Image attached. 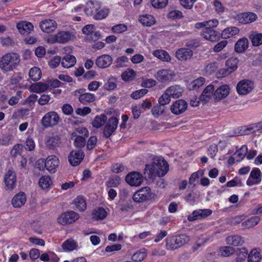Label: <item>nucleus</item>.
I'll use <instances>...</instances> for the list:
<instances>
[{"instance_id":"1","label":"nucleus","mask_w":262,"mask_h":262,"mask_svg":"<svg viewBox=\"0 0 262 262\" xmlns=\"http://www.w3.org/2000/svg\"><path fill=\"white\" fill-rule=\"evenodd\" d=\"M169 169L167 161L163 158H154L150 164L146 165L143 177L146 180H154L156 177L164 176Z\"/></svg>"},{"instance_id":"2","label":"nucleus","mask_w":262,"mask_h":262,"mask_svg":"<svg viewBox=\"0 0 262 262\" xmlns=\"http://www.w3.org/2000/svg\"><path fill=\"white\" fill-rule=\"evenodd\" d=\"M19 55L16 53H8L0 59V69L3 73L12 71L20 62Z\"/></svg>"},{"instance_id":"3","label":"nucleus","mask_w":262,"mask_h":262,"mask_svg":"<svg viewBox=\"0 0 262 262\" xmlns=\"http://www.w3.org/2000/svg\"><path fill=\"white\" fill-rule=\"evenodd\" d=\"M189 240V236L185 234L168 237L166 239V248L169 250H174L188 243Z\"/></svg>"},{"instance_id":"4","label":"nucleus","mask_w":262,"mask_h":262,"mask_svg":"<svg viewBox=\"0 0 262 262\" xmlns=\"http://www.w3.org/2000/svg\"><path fill=\"white\" fill-rule=\"evenodd\" d=\"M156 194L151 191L148 186L144 187L134 194L133 199L136 203H142L146 201L154 200Z\"/></svg>"},{"instance_id":"5","label":"nucleus","mask_w":262,"mask_h":262,"mask_svg":"<svg viewBox=\"0 0 262 262\" xmlns=\"http://www.w3.org/2000/svg\"><path fill=\"white\" fill-rule=\"evenodd\" d=\"M75 38V34L74 32L60 31L56 35L50 36L48 38L49 43H64Z\"/></svg>"},{"instance_id":"6","label":"nucleus","mask_w":262,"mask_h":262,"mask_svg":"<svg viewBox=\"0 0 262 262\" xmlns=\"http://www.w3.org/2000/svg\"><path fill=\"white\" fill-rule=\"evenodd\" d=\"M82 32L85 35V40L89 42L98 40L101 36L99 31L96 30V27L93 24L85 26L82 28Z\"/></svg>"},{"instance_id":"7","label":"nucleus","mask_w":262,"mask_h":262,"mask_svg":"<svg viewBox=\"0 0 262 262\" xmlns=\"http://www.w3.org/2000/svg\"><path fill=\"white\" fill-rule=\"evenodd\" d=\"M59 120L57 113L54 111L46 113L42 117L41 123L44 128H48L57 125Z\"/></svg>"},{"instance_id":"8","label":"nucleus","mask_w":262,"mask_h":262,"mask_svg":"<svg viewBox=\"0 0 262 262\" xmlns=\"http://www.w3.org/2000/svg\"><path fill=\"white\" fill-rule=\"evenodd\" d=\"M79 218V214L74 211H67L62 213L57 219L59 224L62 225L72 224Z\"/></svg>"},{"instance_id":"9","label":"nucleus","mask_w":262,"mask_h":262,"mask_svg":"<svg viewBox=\"0 0 262 262\" xmlns=\"http://www.w3.org/2000/svg\"><path fill=\"white\" fill-rule=\"evenodd\" d=\"M118 120L115 117H111L106 122L103 129V136L105 138H110L118 126Z\"/></svg>"},{"instance_id":"10","label":"nucleus","mask_w":262,"mask_h":262,"mask_svg":"<svg viewBox=\"0 0 262 262\" xmlns=\"http://www.w3.org/2000/svg\"><path fill=\"white\" fill-rule=\"evenodd\" d=\"M254 88V83L248 79H244L238 82L236 85V90L239 95H246L252 91Z\"/></svg>"},{"instance_id":"11","label":"nucleus","mask_w":262,"mask_h":262,"mask_svg":"<svg viewBox=\"0 0 262 262\" xmlns=\"http://www.w3.org/2000/svg\"><path fill=\"white\" fill-rule=\"evenodd\" d=\"M42 164L44 163L45 166L50 173H55L59 166V160L55 155H51L48 157L44 162L41 160Z\"/></svg>"},{"instance_id":"12","label":"nucleus","mask_w":262,"mask_h":262,"mask_svg":"<svg viewBox=\"0 0 262 262\" xmlns=\"http://www.w3.org/2000/svg\"><path fill=\"white\" fill-rule=\"evenodd\" d=\"M4 183L6 190H12L16 186V176L15 171L9 169L5 174Z\"/></svg>"},{"instance_id":"13","label":"nucleus","mask_w":262,"mask_h":262,"mask_svg":"<svg viewBox=\"0 0 262 262\" xmlns=\"http://www.w3.org/2000/svg\"><path fill=\"white\" fill-rule=\"evenodd\" d=\"M234 18L239 23L247 24L256 20L257 16L255 13L253 12H244L237 14Z\"/></svg>"},{"instance_id":"14","label":"nucleus","mask_w":262,"mask_h":262,"mask_svg":"<svg viewBox=\"0 0 262 262\" xmlns=\"http://www.w3.org/2000/svg\"><path fill=\"white\" fill-rule=\"evenodd\" d=\"M125 181L130 186H138L143 181V176L138 172L133 171L126 175Z\"/></svg>"},{"instance_id":"15","label":"nucleus","mask_w":262,"mask_h":262,"mask_svg":"<svg viewBox=\"0 0 262 262\" xmlns=\"http://www.w3.org/2000/svg\"><path fill=\"white\" fill-rule=\"evenodd\" d=\"M84 157V154L82 150H72L69 155L68 160L72 166H76L81 163Z\"/></svg>"},{"instance_id":"16","label":"nucleus","mask_w":262,"mask_h":262,"mask_svg":"<svg viewBox=\"0 0 262 262\" xmlns=\"http://www.w3.org/2000/svg\"><path fill=\"white\" fill-rule=\"evenodd\" d=\"M45 142L46 147L50 150H55L61 144V138L59 135L47 136Z\"/></svg>"},{"instance_id":"17","label":"nucleus","mask_w":262,"mask_h":262,"mask_svg":"<svg viewBox=\"0 0 262 262\" xmlns=\"http://www.w3.org/2000/svg\"><path fill=\"white\" fill-rule=\"evenodd\" d=\"M230 88L227 84L218 87L214 92L213 97L215 102L220 101L225 98L230 93Z\"/></svg>"},{"instance_id":"18","label":"nucleus","mask_w":262,"mask_h":262,"mask_svg":"<svg viewBox=\"0 0 262 262\" xmlns=\"http://www.w3.org/2000/svg\"><path fill=\"white\" fill-rule=\"evenodd\" d=\"M154 76L159 81L165 82L171 80L175 76V74L171 71L162 69L158 70Z\"/></svg>"},{"instance_id":"19","label":"nucleus","mask_w":262,"mask_h":262,"mask_svg":"<svg viewBox=\"0 0 262 262\" xmlns=\"http://www.w3.org/2000/svg\"><path fill=\"white\" fill-rule=\"evenodd\" d=\"M210 209H199L194 210L188 216V220L192 222L196 220L202 219L207 217L212 213Z\"/></svg>"},{"instance_id":"20","label":"nucleus","mask_w":262,"mask_h":262,"mask_svg":"<svg viewBox=\"0 0 262 262\" xmlns=\"http://www.w3.org/2000/svg\"><path fill=\"white\" fill-rule=\"evenodd\" d=\"M188 104L183 99L176 100L171 106V112L175 115H179L184 113L187 109Z\"/></svg>"},{"instance_id":"21","label":"nucleus","mask_w":262,"mask_h":262,"mask_svg":"<svg viewBox=\"0 0 262 262\" xmlns=\"http://www.w3.org/2000/svg\"><path fill=\"white\" fill-rule=\"evenodd\" d=\"M202 35L205 39L212 42L216 41L220 38V33L210 28L204 29Z\"/></svg>"},{"instance_id":"22","label":"nucleus","mask_w":262,"mask_h":262,"mask_svg":"<svg viewBox=\"0 0 262 262\" xmlns=\"http://www.w3.org/2000/svg\"><path fill=\"white\" fill-rule=\"evenodd\" d=\"M39 27L43 32L49 33L56 29L57 24L54 20L46 19L40 23Z\"/></svg>"},{"instance_id":"23","label":"nucleus","mask_w":262,"mask_h":262,"mask_svg":"<svg viewBox=\"0 0 262 262\" xmlns=\"http://www.w3.org/2000/svg\"><path fill=\"white\" fill-rule=\"evenodd\" d=\"M214 91V86L213 84L207 85L200 96V101H202L203 103L208 102L212 96H213Z\"/></svg>"},{"instance_id":"24","label":"nucleus","mask_w":262,"mask_h":262,"mask_svg":"<svg viewBox=\"0 0 262 262\" xmlns=\"http://www.w3.org/2000/svg\"><path fill=\"white\" fill-rule=\"evenodd\" d=\"M17 29L21 34H29L33 30L34 26L30 22L22 21L17 23Z\"/></svg>"},{"instance_id":"25","label":"nucleus","mask_w":262,"mask_h":262,"mask_svg":"<svg viewBox=\"0 0 262 262\" xmlns=\"http://www.w3.org/2000/svg\"><path fill=\"white\" fill-rule=\"evenodd\" d=\"M100 8V3L97 1H89L86 4L84 12L87 15H93Z\"/></svg>"},{"instance_id":"26","label":"nucleus","mask_w":262,"mask_h":262,"mask_svg":"<svg viewBox=\"0 0 262 262\" xmlns=\"http://www.w3.org/2000/svg\"><path fill=\"white\" fill-rule=\"evenodd\" d=\"M112 62V57L108 55L105 54L97 58L96 64L99 68H105L110 66Z\"/></svg>"},{"instance_id":"27","label":"nucleus","mask_w":262,"mask_h":262,"mask_svg":"<svg viewBox=\"0 0 262 262\" xmlns=\"http://www.w3.org/2000/svg\"><path fill=\"white\" fill-rule=\"evenodd\" d=\"M139 20L144 26L150 27L155 24L156 20L154 16L150 14H143L139 16Z\"/></svg>"},{"instance_id":"28","label":"nucleus","mask_w":262,"mask_h":262,"mask_svg":"<svg viewBox=\"0 0 262 262\" xmlns=\"http://www.w3.org/2000/svg\"><path fill=\"white\" fill-rule=\"evenodd\" d=\"M166 91L173 98H179L184 92L183 89L178 85L170 86L166 89Z\"/></svg>"},{"instance_id":"29","label":"nucleus","mask_w":262,"mask_h":262,"mask_svg":"<svg viewBox=\"0 0 262 262\" xmlns=\"http://www.w3.org/2000/svg\"><path fill=\"white\" fill-rule=\"evenodd\" d=\"M26 202V194L24 192L16 194L12 200V205L14 207H20Z\"/></svg>"},{"instance_id":"30","label":"nucleus","mask_w":262,"mask_h":262,"mask_svg":"<svg viewBox=\"0 0 262 262\" xmlns=\"http://www.w3.org/2000/svg\"><path fill=\"white\" fill-rule=\"evenodd\" d=\"M239 32V29L237 27H228L223 31L221 35L223 38L227 39L238 34Z\"/></svg>"},{"instance_id":"31","label":"nucleus","mask_w":262,"mask_h":262,"mask_svg":"<svg viewBox=\"0 0 262 262\" xmlns=\"http://www.w3.org/2000/svg\"><path fill=\"white\" fill-rule=\"evenodd\" d=\"M192 55V50H177L176 53V57L182 61H186L190 59Z\"/></svg>"},{"instance_id":"32","label":"nucleus","mask_w":262,"mask_h":262,"mask_svg":"<svg viewBox=\"0 0 262 262\" xmlns=\"http://www.w3.org/2000/svg\"><path fill=\"white\" fill-rule=\"evenodd\" d=\"M76 61V58L72 55H65L61 61V65L65 68H70L74 66Z\"/></svg>"},{"instance_id":"33","label":"nucleus","mask_w":262,"mask_h":262,"mask_svg":"<svg viewBox=\"0 0 262 262\" xmlns=\"http://www.w3.org/2000/svg\"><path fill=\"white\" fill-rule=\"evenodd\" d=\"M107 119V116L105 114L97 115L92 122V125L94 127L100 128L106 122Z\"/></svg>"},{"instance_id":"34","label":"nucleus","mask_w":262,"mask_h":262,"mask_svg":"<svg viewBox=\"0 0 262 262\" xmlns=\"http://www.w3.org/2000/svg\"><path fill=\"white\" fill-rule=\"evenodd\" d=\"M76 208L80 211H84L86 208V203L85 199L81 196H78L73 203Z\"/></svg>"},{"instance_id":"35","label":"nucleus","mask_w":262,"mask_h":262,"mask_svg":"<svg viewBox=\"0 0 262 262\" xmlns=\"http://www.w3.org/2000/svg\"><path fill=\"white\" fill-rule=\"evenodd\" d=\"M249 38L254 47H258L262 45V33L253 32L250 35Z\"/></svg>"},{"instance_id":"36","label":"nucleus","mask_w":262,"mask_h":262,"mask_svg":"<svg viewBox=\"0 0 262 262\" xmlns=\"http://www.w3.org/2000/svg\"><path fill=\"white\" fill-rule=\"evenodd\" d=\"M29 75L33 81H37L41 78V71L39 68L34 67L30 70Z\"/></svg>"},{"instance_id":"37","label":"nucleus","mask_w":262,"mask_h":262,"mask_svg":"<svg viewBox=\"0 0 262 262\" xmlns=\"http://www.w3.org/2000/svg\"><path fill=\"white\" fill-rule=\"evenodd\" d=\"M79 101L83 104L90 103L95 100V97L94 94L90 93H85L80 95L78 97Z\"/></svg>"},{"instance_id":"38","label":"nucleus","mask_w":262,"mask_h":262,"mask_svg":"<svg viewBox=\"0 0 262 262\" xmlns=\"http://www.w3.org/2000/svg\"><path fill=\"white\" fill-rule=\"evenodd\" d=\"M226 241L229 245L233 246H238L241 245L243 241L242 240L241 236L235 235L230 236L227 237Z\"/></svg>"},{"instance_id":"39","label":"nucleus","mask_w":262,"mask_h":262,"mask_svg":"<svg viewBox=\"0 0 262 262\" xmlns=\"http://www.w3.org/2000/svg\"><path fill=\"white\" fill-rule=\"evenodd\" d=\"M109 13V10L106 8H101L100 6V8L98 10L96 11L93 16V18L96 20H101L106 17Z\"/></svg>"},{"instance_id":"40","label":"nucleus","mask_w":262,"mask_h":262,"mask_svg":"<svg viewBox=\"0 0 262 262\" xmlns=\"http://www.w3.org/2000/svg\"><path fill=\"white\" fill-rule=\"evenodd\" d=\"M92 215L93 219L96 220H102L106 217L107 212L103 208L100 207L97 210H94Z\"/></svg>"},{"instance_id":"41","label":"nucleus","mask_w":262,"mask_h":262,"mask_svg":"<svg viewBox=\"0 0 262 262\" xmlns=\"http://www.w3.org/2000/svg\"><path fill=\"white\" fill-rule=\"evenodd\" d=\"M153 54L162 61H168L170 60L169 54L165 50H154Z\"/></svg>"},{"instance_id":"42","label":"nucleus","mask_w":262,"mask_h":262,"mask_svg":"<svg viewBox=\"0 0 262 262\" xmlns=\"http://www.w3.org/2000/svg\"><path fill=\"white\" fill-rule=\"evenodd\" d=\"M259 221L260 217L259 216H252L247 221L243 222L242 223V226L247 228H252L257 225Z\"/></svg>"},{"instance_id":"43","label":"nucleus","mask_w":262,"mask_h":262,"mask_svg":"<svg viewBox=\"0 0 262 262\" xmlns=\"http://www.w3.org/2000/svg\"><path fill=\"white\" fill-rule=\"evenodd\" d=\"M261 258L260 253L257 250L251 251L248 255V262H258Z\"/></svg>"},{"instance_id":"44","label":"nucleus","mask_w":262,"mask_h":262,"mask_svg":"<svg viewBox=\"0 0 262 262\" xmlns=\"http://www.w3.org/2000/svg\"><path fill=\"white\" fill-rule=\"evenodd\" d=\"M117 79L116 77H111L108 79L107 82L105 83L104 89L108 91L113 90L117 87Z\"/></svg>"},{"instance_id":"45","label":"nucleus","mask_w":262,"mask_h":262,"mask_svg":"<svg viewBox=\"0 0 262 262\" xmlns=\"http://www.w3.org/2000/svg\"><path fill=\"white\" fill-rule=\"evenodd\" d=\"M72 136V137H75L74 139V145L76 147L81 148L85 146L86 141L84 137L81 136H77L75 133H73Z\"/></svg>"},{"instance_id":"46","label":"nucleus","mask_w":262,"mask_h":262,"mask_svg":"<svg viewBox=\"0 0 262 262\" xmlns=\"http://www.w3.org/2000/svg\"><path fill=\"white\" fill-rule=\"evenodd\" d=\"M52 183V181L49 176H42L39 180V185L43 189L49 188Z\"/></svg>"},{"instance_id":"47","label":"nucleus","mask_w":262,"mask_h":262,"mask_svg":"<svg viewBox=\"0 0 262 262\" xmlns=\"http://www.w3.org/2000/svg\"><path fill=\"white\" fill-rule=\"evenodd\" d=\"M249 47V40L243 37L237 40L235 45L234 49H247Z\"/></svg>"},{"instance_id":"48","label":"nucleus","mask_w":262,"mask_h":262,"mask_svg":"<svg viewBox=\"0 0 262 262\" xmlns=\"http://www.w3.org/2000/svg\"><path fill=\"white\" fill-rule=\"evenodd\" d=\"M205 82V79L203 77H200L194 80L189 84L190 90H195L199 89L202 86Z\"/></svg>"},{"instance_id":"49","label":"nucleus","mask_w":262,"mask_h":262,"mask_svg":"<svg viewBox=\"0 0 262 262\" xmlns=\"http://www.w3.org/2000/svg\"><path fill=\"white\" fill-rule=\"evenodd\" d=\"M247 153L248 148L247 145H245L242 146V147L234 154V155L236 156L237 158H238L236 160V162H240L242 160L244 159L245 156H247Z\"/></svg>"},{"instance_id":"50","label":"nucleus","mask_w":262,"mask_h":262,"mask_svg":"<svg viewBox=\"0 0 262 262\" xmlns=\"http://www.w3.org/2000/svg\"><path fill=\"white\" fill-rule=\"evenodd\" d=\"M237 60L236 58H229L226 62V67L232 73L235 71L237 68Z\"/></svg>"},{"instance_id":"51","label":"nucleus","mask_w":262,"mask_h":262,"mask_svg":"<svg viewBox=\"0 0 262 262\" xmlns=\"http://www.w3.org/2000/svg\"><path fill=\"white\" fill-rule=\"evenodd\" d=\"M62 248L66 251H73L76 247V243L73 239H69L62 244Z\"/></svg>"},{"instance_id":"52","label":"nucleus","mask_w":262,"mask_h":262,"mask_svg":"<svg viewBox=\"0 0 262 262\" xmlns=\"http://www.w3.org/2000/svg\"><path fill=\"white\" fill-rule=\"evenodd\" d=\"M261 173L258 168H254L251 171L250 177L256 181V184H259L261 181Z\"/></svg>"},{"instance_id":"53","label":"nucleus","mask_w":262,"mask_h":262,"mask_svg":"<svg viewBox=\"0 0 262 262\" xmlns=\"http://www.w3.org/2000/svg\"><path fill=\"white\" fill-rule=\"evenodd\" d=\"M146 256V253L145 249L136 252L132 257V259L134 261H141Z\"/></svg>"},{"instance_id":"54","label":"nucleus","mask_w":262,"mask_h":262,"mask_svg":"<svg viewBox=\"0 0 262 262\" xmlns=\"http://www.w3.org/2000/svg\"><path fill=\"white\" fill-rule=\"evenodd\" d=\"M135 72L132 70L125 71L121 74L122 79L126 81L132 80L136 77Z\"/></svg>"},{"instance_id":"55","label":"nucleus","mask_w":262,"mask_h":262,"mask_svg":"<svg viewBox=\"0 0 262 262\" xmlns=\"http://www.w3.org/2000/svg\"><path fill=\"white\" fill-rule=\"evenodd\" d=\"M256 126L254 124H250L248 126H242L239 133L241 135H249L255 132L254 128Z\"/></svg>"},{"instance_id":"56","label":"nucleus","mask_w":262,"mask_h":262,"mask_svg":"<svg viewBox=\"0 0 262 262\" xmlns=\"http://www.w3.org/2000/svg\"><path fill=\"white\" fill-rule=\"evenodd\" d=\"M171 100V97L166 90L164 94L159 98L158 101L160 105L164 106L168 104Z\"/></svg>"},{"instance_id":"57","label":"nucleus","mask_w":262,"mask_h":262,"mask_svg":"<svg viewBox=\"0 0 262 262\" xmlns=\"http://www.w3.org/2000/svg\"><path fill=\"white\" fill-rule=\"evenodd\" d=\"M153 7L161 9L165 7L168 4V0H150Z\"/></svg>"},{"instance_id":"58","label":"nucleus","mask_w":262,"mask_h":262,"mask_svg":"<svg viewBox=\"0 0 262 262\" xmlns=\"http://www.w3.org/2000/svg\"><path fill=\"white\" fill-rule=\"evenodd\" d=\"M221 255L223 256H229L235 252V249L230 246H225L220 249Z\"/></svg>"},{"instance_id":"59","label":"nucleus","mask_w":262,"mask_h":262,"mask_svg":"<svg viewBox=\"0 0 262 262\" xmlns=\"http://www.w3.org/2000/svg\"><path fill=\"white\" fill-rule=\"evenodd\" d=\"M128 59L126 56H122L117 58L115 61V66L117 68H122L126 66V63L128 62Z\"/></svg>"},{"instance_id":"60","label":"nucleus","mask_w":262,"mask_h":262,"mask_svg":"<svg viewBox=\"0 0 262 262\" xmlns=\"http://www.w3.org/2000/svg\"><path fill=\"white\" fill-rule=\"evenodd\" d=\"M127 26L123 24H119L113 26L111 28L112 31L114 33H122L127 30Z\"/></svg>"},{"instance_id":"61","label":"nucleus","mask_w":262,"mask_h":262,"mask_svg":"<svg viewBox=\"0 0 262 262\" xmlns=\"http://www.w3.org/2000/svg\"><path fill=\"white\" fill-rule=\"evenodd\" d=\"M217 69V66L215 62H212L208 64L204 68V73L208 75H210L214 73Z\"/></svg>"},{"instance_id":"62","label":"nucleus","mask_w":262,"mask_h":262,"mask_svg":"<svg viewBox=\"0 0 262 262\" xmlns=\"http://www.w3.org/2000/svg\"><path fill=\"white\" fill-rule=\"evenodd\" d=\"M148 90L146 89H142L139 90L134 92L131 95L130 97L134 99H138L143 96L147 94Z\"/></svg>"},{"instance_id":"63","label":"nucleus","mask_w":262,"mask_h":262,"mask_svg":"<svg viewBox=\"0 0 262 262\" xmlns=\"http://www.w3.org/2000/svg\"><path fill=\"white\" fill-rule=\"evenodd\" d=\"M49 88V84L41 82H37L35 84L34 89L37 93H41L46 91Z\"/></svg>"},{"instance_id":"64","label":"nucleus","mask_w":262,"mask_h":262,"mask_svg":"<svg viewBox=\"0 0 262 262\" xmlns=\"http://www.w3.org/2000/svg\"><path fill=\"white\" fill-rule=\"evenodd\" d=\"M23 145L21 144H17L14 146L13 148L11 150V155L13 157H16L18 155L21 154V150L23 149Z\"/></svg>"}]
</instances>
